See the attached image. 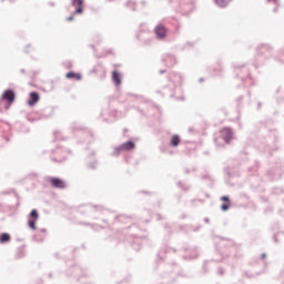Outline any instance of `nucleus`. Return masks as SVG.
<instances>
[{"instance_id":"aec40b11","label":"nucleus","mask_w":284,"mask_h":284,"mask_svg":"<svg viewBox=\"0 0 284 284\" xmlns=\"http://www.w3.org/2000/svg\"><path fill=\"white\" fill-rule=\"evenodd\" d=\"M71 6L75 8L73 14H83V0H71Z\"/></svg>"},{"instance_id":"f704fd0d","label":"nucleus","mask_w":284,"mask_h":284,"mask_svg":"<svg viewBox=\"0 0 284 284\" xmlns=\"http://www.w3.org/2000/svg\"><path fill=\"white\" fill-rule=\"evenodd\" d=\"M98 166H99V161L97 160H92L91 162L87 163L88 170H97Z\"/></svg>"},{"instance_id":"774afa93","label":"nucleus","mask_w":284,"mask_h":284,"mask_svg":"<svg viewBox=\"0 0 284 284\" xmlns=\"http://www.w3.org/2000/svg\"><path fill=\"white\" fill-rule=\"evenodd\" d=\"M58 136H59V132H55L54 138L58 139Z\"/></svg>"},{"instance_id":"0eeeda50","label":"nucleus","mask_w":284,"mask_h":284,"mask_svg":"<svg viewBox=\"0 0 284 284\" xmlns=\"http://www.w3.org/2000/svg\"><path fill=\"white\" fill-rule=\"evenodd\" d=\"M68 156H70V151L58 146L51 155V161H53V163H63L68 160Z\"/></svg>"},{"instance_id":"603ef678","label":"nucleus","mask_w":284,"mask_h":284,"mask_svg":"<svg viewBox=\"0 0 284 284\" xmlns=\"http://www.w3.org/2000/svg\"><path fill=\"white\" fill-rule=\"evenodd\" d=\"M261 258L263 260V258H267V254L266 253H262L261 254Z\"/></svg>"},{"instance_id":"a18cd8bd","label":"nucleus","mask_w":284,"mask_h":284,"mask_svg":"<svg viewBox=\"0 0 284 284\" xmlns=\"http://www.w3.org/2000/svg\"><path fill=\"white\" fill-rule=\"evenodd\" d=\"M28 179H31V181H34V179L38 178L37 173L32 172L27 175Z\"/></svg>"},{"instance_id":"ea45409f","label":"nucleus","mask_w":284,"mask_h":284,"mask_svg":"<svg viewBox=\"0 0 284 284\" xmlns=\"http://www.w3.org/2000/svg\"><path fill=\"white\" fill-rule=\"evenodd\" d=\"M178 186H180L184 192L190 190V186L185 185L183 182H178Z\"/></svg>"},{"instance_id":"58836bf2","label":"nucleus","mask_w":284,"mask_h":284,"mask_svg":"<svg viewBox=\"0 0 284 284\" xmlns=\"http://www.w3.org/2000/svg\"><path fill=\"white\" fill-rule=\"evenodd\" d=\"M13 207L14 206L0 204V212H8V210H12Z\"/></svg>"},{"instance_id":"6e6d98bb","label":"nucleus","mask_w":284,"mask_h":284,"mask_svg":"<svg viewBox=\"0 0 284 284\" xmlns=\"http://www.w3.org/2000/svg\"><path fill=\"white\" fill-rule=\"evenodd\" d=\"M207 263H209V262H204V266H203L204 272H207V270H205V267H207Z\"/></svg>"},{"instance_id":"423d86ee","label":"nucleus","mask_w":284,"mask_h":284,"mask_svg":"<svg viewBox=\"0 0 284 284\" xmlns=\"http://www.w3.org/2000/svg\"><path fill=\"white\" fill-rule=\"evenodd\" d=\"M34 116L32 118V115H28L27 119L28 121H41L43 119H51V116H54V108L53 106H47L44 109H41L39 111H37L36 113H33Z\"/></svg>"},{"instance_id":"4be33fe9","label":"nucleus","mask_w":284,"mask_h":284,"mask_svg":"<svg viewBox=\"0 0 284 284\" xmlns=\"http://www.w3.org/2000/svg\"><path fill=\"white\" fill-rule=\"evenodd\" d=\"M209 72H211L213 77H221V74H223V65L217 63L214 67H210Z\"/></svg>"},{"instance_id":"2eb2a0df","label":"nucleus","mask_w":284,"mask_h":284,"mask_svg":"<svg viewBox=\"0 0 284 284\" xmlns=\"http://www.w3.org/2000/svg\"><path fill=\"white\" fill-rule=\"evenodd\" d=\"M128 223H132V217L125 214L115 216L113 221V225H126Z\"/></svg>"},{"instance_id":"5701e85b","label":"nucleus","mask_w":284,"mask_h":284,"mask_svg":"<svg viewBox=\"0 0 284 284\" xmlns=\"http://www.w3.org/2000/svg\"><path fill=\"white\" fill-rule=\"evenodd\" d=\"M155 92L156 94H162V97H171V99H174V89L163 87L162 90H156Z\"/></svg>"},{"instance_id":"9b49d317","label":"nucleus","mask_w":284,"mask_h":284,"mask_svg":"<svg viewBox=\"0 0 284 284\" xmlns=\"http://www.w3.org/2000/svg\"><path fill=\"white\" fill-rule=\"evenodd\" d=\"M37 221H39V211L33 209L28 216V226L30 230H37Z\"/></svg>"},{"instance_id":"c756f323","label":"nucleus","mask_w":284,"mask_h":284,"mask_svg":"<svg viewBox=\"0 0 284 284\" xmlns=\"http://www.w3.org/2000/svg\"><path fill=\"white\" fill-rule=\"evenodd\" d=\"M10 239H11V236L9 235V233H1L0 234V245L10 243Z\"/></svg>"},{"instance_id":"f257e3e1","label":"nucleus","mask_w":284,"mask_h":284,"mask_svg":"<svg viewBox=\"0 0 284 284\" xmlns=\"http://www.w3.org/2000/svg\"><path fill=\"white\" fill-rule=\"evenodd\" d=\"M120 232L122 235H124V241H129L135 252H139L143 243L148 241V237L143 235V230H141V227H139L136 224L124 227Z\"/></svg>"},{"instance_id":"4c0bfd02","label":"nucleus","mask_w":284,"mask_h":284,"mask_svg":"<svg viewBox=\"0 0 284 284\" xmlns=\"http://www.w3.org/2000/svg\"><path fill=\"white\" fill-rule=\"evenodd\" d=\"M282 236H284V234L283 233H276V234H274L273 235V241H274V243H281V237Z\"/></svg>"},{"instance_id":"49530a36","label":"nucleus","mask_w":284,"mask_h":284,"mask_svg":"<svg viewBox=\"0 0 284 284\" xmlns=\"http://www.w3.org/2000/svg\"><path fill=\"white\" fill-rule=\"evenodd\" d=\"M221 201H223L224 203H230V196L223 195V196L221 197Z\"/></svg>"},{"instance_id":"f3484780","label":"nucleus","mask_w":284,"mask_h":284,"mask_svg":"<svg viewBox=\"0 0 284 284\" xmlns=\"http://www.w3.org/2000/svg\"><path fill=\"white\" fill-rule=\"evenodd\" d=\"M162 61L164 62L166 68H174V64L176 63V57L170 53H165L164 55H162Z\"/></svg>"},{"instance_id":"69168bd1","label":"nucleus","mask_w":284,"mask_h":284,"mask_svg":"<svg viewBox=\"0 0 284 284\" xmlns=\"http://www.w3.org/2000/svg\"><path fill=\"white\" fill-rule=\"evenodd\" d=\"M129 97H135V98H139V95H136V94H132V93H130V94H129Z\"/></svg>"},{"instance_id":"e2e57ef3","label":"nucleus","mask_w":284,"mask_h":284,"mask_svg":"<svg viewBox=\"0 0 284 284\" xmlns=\"http://www.w3.org/2000/svg\"><path fill=\"white\" fill-rule=\"evenodd\" d=\"M49 6H51V8H54V2H49Z\"/></svg>"},{"instance_id":"a878e982","label":"nucleus","mask_w":284,"mask_h":284,"mask_svg":"<svg viewBox=\"0 0 284 284\" xmlns=\"http://www.w3.org/2000/svg\"><path fill=\"white\" fill-rule=\"evenodd\" d=\"M67 79H74L75 81H81V79H83V75H81V73H77L74 71H69L65 74Z\"/></svg>"},{"instance_id":"a211bd4d","label":"nucleus","mask_w":284,"mask_h":284,"mask_svg":"<svg viewBox=\"0 0 284 284\" xmlns=\"http://www.w3.org/2000/svg\"><path fill=\"white\" fill-rule=\"evenodd\" d=\"M169 81H172L173 85H181L183 83V75L179 72H171L169 74Z\"/></svg>"},{"instance_id":"cd10ccee","label":"nucleus","mask_w":284,"mask_h":284,"mask_svg":"<svg viewBox=\"0 0 284 284\" xmlns=\"http://www.w3.org/2000/svg\"><path fill=\"white\" fill-rule=\"evenodd\" d=\"M171 145L172 148H179V144L181 143V136H179V134H174L172 138H171Z\"/></svg>"},{"instance_id":"20e7f679","label":"nucleus","mask_w":284,"mask_h":284,"mask_svg":"<svg viewBox=\"0 0 284 284\" xmlns=\"http://www.w3.org/2000/svg\"><path fill=\"white\" fill-rule=\"evenodd\" d=\"M234 73L236 79H240L243 87L254 85V79L250 73V64H236L234 67Z\"/></svg>"},{"instance_id":"338daca9","label":"nucleus","mask_w":284,"mask_h":284,"mask_svg":"<svg viewBox=\"0 0 284 284\" xmlns=\"http://www.w3.org/2000/svg\"><path fill=\"white\" fill-rule=\"evenodd\" d=\"M20 72H21L22 74H26V69H21Z\"/></svg>"},{"instance_id":"052dcab7","label":"nucleus","mask_w":284,"mask_h":284,"mask_svg":"<svg viewBox=\"0 0 284 284\" xmlns=\"http://www.w3.org/2000/svg\"><path fill=\"white\" fill-rule=\"evenodd\" d=\"M204 223H210V219H209V217H205V219H204Z\"/></svg>"},{"instance_id":"de8ad7c7","label":"nucleus","mask_w":284,"mask_h":284,"mask_svg":"<svg viewBox=\"0 0 284 284\" xmlns=\"http://www.w3.org/2000/svg\"><path fill=\"white\" fill-rule=\"evenodd\" d=\"M267 3H273V6H278V0H266Z\"/></svg>"},{"instance_id":"79ce46f5","label":"nucleus","mask_w":284,"mask_h":284,"mask_svg":"<svg viewBox=\"0 0 284 284\" xmlns=\"http://www.w3.org/2000/svg\"><path fill=\"white\" fill-rule=\"evenodd\" d=\"M189 230H191V232H199V230H201V224H199L197 226L190 225Z\"/></svg>"},{"instance_id":"c85d7f7f","label":"nucleus","mask_w":284,"mask_h":284,"mask_svg":"<svg viewBox=\"0 0 284 284\" xmlns=\"http://www.w3.org/2000/svg\"><path fill=\"white\" fill-rule=\"evenodd\" d=\"M275 61L284 65V48L277 51V54L275 55Z\"/></svg>"},{"instance_id":"6ab92c4d","label":"nucleus","mask_w":284,"mask_h":284,"mask_svg":"<svg viewBox=\"0 0 284 284\" xmlns=\"http://www.w3.org/2000/svg\"><path fill=\"white\" fill-rule=\"evenodd\" d=\"M40 99L41 97L39 95V92L37 91L30 92L29 100L27 101L29 108H34V105L39 103Z\"/></svg>"},{"instance_id":"5fc2aeb1","label":"nucleus","mask_w":284,"mask_h":284,"mask_svg":"<svg viewBox=\"0 0 284 284\" xmlns=\"http://www.w3.org/2000/svg\"><path fill=\"white\" fill-rule=\"evenodd\" d=\"M105 54H112V49L106 50Z\"/></svg>"},{"instance_id":"8fccbe9b","label":"nucleus","mask_w":284,"mask_h":284,"mask_svg":"<svg viewBox=\"0 0 284 284\" xmlns=\"http://www.w3.org/2000/svg\"><path fill=\"white\" fill-rule=\"evenodd\" d=\"M103 230V226H99L97 224H92V230Z\"/></svg>"},{"instance_id":"2f4dec72","label":"nucleus","mask_w":284,"mask_h":284,"mask_svg":"<svg viewBox=\"0 0 284 284\" xmlns=\"http://www.w3.org/2000/svg\"><path fill=\"white\" fill-rule=\"evenodd\" d=\"M219 8H227L232 0H213Z\"/></svg>"},{"instance_id":"f8f14e48","label":"nucleus","mask_w":284,"mask_h":284,"mask_svg":"<svg viewBox=\"0 0 284 284\" xmlns=\"http://www.w3.org/2000/svg\"><path fill=\"white\" fill-rule=\"evenodd\" d=\"M193 11H194V2L192 0L181 3L178 9V12H181V14H184V16H187Z\"/></svg>"},{"instance_id":"e433bc0d","label":"nucleus","mask_w":284,"mask_h":284,"mask_svg":"<svg viewBox=\"0 0 284 284\" xmlns=\"http://www.w3.org/2000/svg\"><path fill=\"white\" fill-rule=\"evenodd\" d=\"M23 256H26V251L23 250V247L18 248L16 258H23Z\"/></svg>"},{"instance_id":"a19ab883","label":"nucleus","mask_w":284,"mask_h":284,"mask_svg":"<svg viewBox=\"0 0 284 284\" xmlns=\"http://www.w3.org/2000/svg\"><path fill=\"white\" fill-rule=\"evenodd\" d=\"M235 103L237 108H241V105L243 104V95H240L239 98H236Z\"/></svg>"},{"instance_id":"39448f33","label":"nucleus","mask_w":284,"mask_h":284,"mask_svg":"<svg viewBox=\"0 0 284 284\" xmlns=\"http://www.w3.org/2000/svg\"><path fill=\"white\" fill-rule=\"evenodd\" d=\"M14 99H17V93H14V90H4L0 98V112H3V110H10V105L14 103Z\"/></svg>"},{"instance_id":"7c9ffc66","label":"nucleus","mask_w":284,"mask_h":284,"mask_svg":"<svg viewBox=\"0 0 284 284\" xmlns=\"http://www.w3.org/2000/svg\"><path fill=\"white\" fill-rule=\"evenodd\" d=\"M83 130H84L83 125H81V124H79L77 122L71 124V132H73V134H77V132H81Z\"/></svg>"},{"instance_id":"37998d69","label":"nucleus","mask_w":284,"mask_h":284,"mask_svg":"<svg viewBox=\"0 0 284 284\" xmlns=\"http://www.w3.org/2000/svg\"><path fill=\"white\" fill-rule=\"evenodd\" d=\"M221 210H222V212H227V210H230V203L222 204Z\"/></svg>"},{"instance_id":"bb28decb","label":"nucleus","mask_w":284,"mask_h":284,"mask_svg":"<svg viewBox=\"0 0 284 284\" xmlns=\"http://www.w3.org/2000/svg\"><path fill=\"white\" fill-rule=\"evenodd\" d=\"M123 152H125V151L123 150V146H121V144H120L119 146L113 148L111 156H121V154H123Z\"/></svg>"},{"instance_id":"09e8293b","label":"nucleus","mask_w":284,"mask_h":284,"mask_svg":"<svg viewBox=\"0 0 284 284\" xmlns=\"http://www.w3.org/2000/svg\"><path fill=\"white\" fill-rule=\"evenodd\" d=\"M275 194H283L284 193V190L283 189H275Z\"/></svg>"},{"instance_id":"f03ea898","label":"nucleus","mask_w":284,"mask_h":284,"mask_svg":"<svg viewBox=\"0 0 284 284\" xmlns=\"http://www.w3.org/2000/svg\"><path fill=\"white\" fill-rule=\"evenodd\" d=\"M179 270L180 267L175 263L160 262L158 266V272L165 284H172L176 276H181Z\"/></svg>"},{"instance_id":"72a5a7b5","label":"nucleus","mask_w":284,"mask_h":284,"mask_svg":"<svg viewBox=\"0 0 284 284\" xmlns=\"http://www.w3.org/2000/svg\"><path fill=\"white\" fill-rule=\"evenodd\" d=\"M125 7L129 8L130 10H132V12H136V2H134L132 0H128L125 2Z\"/></svg>"},{"instance_id":"4d7b16f0","label":"nucleus","mask_w":284,"mask_h":284,"mask_svg":"<svg viewBox=\"0 0 284 284\" xmlns=\"http://www.w3.org/2000/svg\"><path fill=\"white\" fill-rule=\"evenodd\" d=\"M159 74H165V70L161 69V70L159 71Z\"/></svg>"},{"instance_id":"b1692460","label":"nucleus","mask_w":284,"mask_h":284,"mask_svg":"<svg viewBox=\"0 0 284 284\" xmlns=\"http://www.w3.org/2000/svg\"><path fill=\"white\" fill-rule=\"evenodd\" d=\"M120 145L122 146L124 152H132V150H134V148H136V144L132 140H129L128 142H124Z\"/></svg>"},{"instance_id":"412c9836","label":"nucleus","mask_w":284,"mask_h":284,"mask_svg":"<svg viewBox=\"0 0 284 284\" xmlns=\"http://www.w3.org/2000/svg\"><path fill=\"white\" fill-rule=\"evenodd\" d=\"M47 233L48 230L40 229V231L33 235V241L37 243H43V241H45Z\"/></svg>"},{"instance_id":"864d4df0","label":"nucleus","mask_w":284,"mask_h":284,"mask_svg":"<svg viewBox=\"0 0 284 284\" xmlns=\"http://www.w3.org/2000/svg\"><path fill=\"white\" fill-rule=\"evenodd\" d=\"M261 108H263V103L257 102V110H261Z\"/></svg>"},{"instance_id":"bf43d9fd","label":"nucleus","mask_w":284,"mask_h":284,"mask_svg":"<svg viewBox=\"0 0 284 284\" xmlns=\"http://www.w3.org/2000/svg\"><path fill=\"white\" fill-rule=\"evenodd\" d=\"M203 81H205V78H200V79H199V82H200V83H203Z\"/></svg>"},{"instance_id":"9d476101","label":"nucleus","mask_w":284,"mask_h":284,"mask_svg":"<svg viewBox=\"0 0 284 284\" xmlns=\"http://www.w3.org/2000/svg\"><path fill=\"white\" fill-rule=\"evenodd\" d=\"M220 138L224 143H230L234 139V129L232 126H225L220 131Z\"/></svg>"},{"instance_id":"ddd939ff","label":"nucleus","mask_w":284,"mask_h":284,"mask_svg":"<svg viewBox=\"0 0 284 284\" xmlns=\"http://www.w3.org/2000/svg\"><path fill=\"white\" fill-rule=\"evenodd\" d=\"M170 254H176V248L172 246H163L160 252L158 253V257L160 261H165Z\"/></svg>"},{"instance_id":"680f3d73","label":"nucleus","mask_w":284,"mask_h":284,"mask_svg":"<svg viewBox=\"0 0 284 284\" xmlns=\"http://www.w3.org/2000/svg\"><path fill=\"white\" fill-rule=\"evenodd\" d=\"M185 174H190V169L184 170Z\"/></svg>"},{"instance_id":"c03bdc74","label":"nucleus","mask_w":284,"mask_h":284,"mask_svg":"<svg viewBox=\"0 0 284 284\" xmlns=\"http://www.w3.org/2000/svg\"><path fill=\"white\" fill-rule=\"evenodd\" d=\"M217 275L219 276H224L225 275V268H223V267H217Z\"/></svg>"},{"instance_id":"3c124183","label":"nucleus","mask_w":284,"mask_h":284,"mask_svg":"<svg viewBox=\"0 0 284 284\" xmlns=\"http://www.w3.org/2000/svg\"><path fill=\"white\" fill-rule=\"evenodd\" d=\"M67 21H74V13L67 18Z\"/></svg>"},{"instance_id":"4468645a","label":"nucleus","mask_w":284,"mask_h":284,"mask_svg":"<svg viewBox=\"0 0 284 284\" xmlns=\"http://www.w3.org/2000/svg\"><path fill=\"white\" fill-rule=\"evenodd\" d=\"M87 212H89V214H91L92 219H97V216H94V214H103V212H105V209L101 205L88 204Z\"/></svg>"},{"instance_id":"0e129e2a","label":"nucleus","mask_w":284,"mask_h":284,"mask_svg":"<svg viewBox=\"0 0 284 284\" xmlns=\"http://www.w3.org/2000/svg\"><path fill=\"white\" fill-rule=\"evenodd\" d=\"M102 223H110V220H102Z\"/></svg>"},{"instance_id":"c9c22d12","label":"nucleus","mask_w":284,"mask_h":284,"mask_svg":"<svg viewBox=\"0 0 284 284\" xmlns=\"http://www.w3.org/2000/svg\"><path fill=\"white\" fill-rule=\"evenodd\" d=\"M2 194H13V196L17 199V204L16 207H19V194H17V192H14V190L10 189L9 191H4L2 192Z\"/></svg>"},{"instance_id":"7ed1b4c3","label":"nucleus","mask_w":284,"mask_h":284,"mask_svg":"<svg viewBox=\"0 0 284 284\" xmlns=\"http://www.w3.org/2000/svg\"><path fill=\"white\" fill-rule=\"evenodd\" d=\"M272 54H274V48L270 44H260L256 48V55L255 60L252 63L253 68L255 70H258V68H263L272 59Z\"/></svg>"},{"instance_id":"473e14b6","label":"nucleus","mask_w":284,"mask_h":284,"mask_svg":"<svg viewBox=\"0 0 284 284\" xmlns=\"http://www.w3.org/2000/svg\"><path fill=\"white\" fill-rule=\"evenodd\" d=\"M192 252H193L192 255H186L183 258L185 261H192V258H199V250L197 248H193Z\"/></svg>"},{"instance_id":"dca6fc26","label":"nucleus","mask_w":284,"mask_h":284,"mask_svg":"<svg viewBox=\"0 0 284 284\" xmlns=\"http://www.w3.org/2000/svg\"><path fill=\"white\" fill-rule=\"evenodd\" d=\"M154 33L158 39H165V37H168V28H165V26L159 23L154 28Z\"/></svg>"},{"instance_id":"1a4fd4ad","label":"nucleus","mask_w":284,"mask_h":284,"mask_svg":"<svg viewBox=\"0 0 284 284\" xmlns=\"http://www.w3.org/2000/svg\"><path fill=\"white\" fill-rule=\"evenodd\" d=\"M45 181L47 183H50L51 187H54L55 190L68 189V183H65V181H63L61 178L47 176Z\"/></svg>"},{"instance_id":"393cba45","label":"nucleus","mask_w":284,"mask_h":284,"mask_svg":"<svg viewBox=\"0 0 284 284\" xmlns=\"http://www.w3.org/2000/svg\"><path fill=\"white\" fill-rule=\"evenodd\" d=\"M112 81L114 85L116 87L121 85L122 80H121V73L119 71L115 70L112 72Z\"/></svg>"},{"instance_id":"6e6552de","label":"nucleus","mask_w":284,"mask_h":284,"mask_svg":"<svg viewBox=\"0 0 284 284\" xmlns=\"http://www.w3.org/2000/svg\"><path fill=\"white\" fill-rule=\"evenodd\" d=\"M73 276L78 278L79 283L82 284H92V281L84 282L83 278H92V274L88 272V268H83L81 266H74L73 267Z\"/></svg>"},{"instance_id":"13d9d810","label":"nucleus","mask_w":284,"mask_h":284,"mask_svg":"<svg viewBox=\"0 0 284 284\" xmlns=\"http://www.w3.org/2000/svg\"><path fill=\"white\" fill-rule=\"evenodd\" d=\"M28 48H30V44H28L27 47H26V49H24V52H30L29 50H28Z\"/></svg>"}]
</instances>
